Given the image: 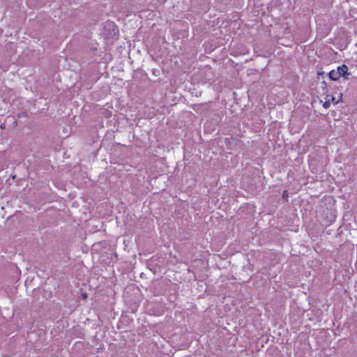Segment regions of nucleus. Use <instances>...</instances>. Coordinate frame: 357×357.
<instances>
[{
    "label": "nucleus",
    "mask_w": 357,
    "mask_h": 357,
    "mask_svg": "<svg viewBox=\"0 0 357 357\" xmlns=\"http://www.w3.org/2000/svg\"><path fill=\"white\" fill-rule=\"evenodd\" d=\"M335 70L337 73L340 74V77H343L346 79H349L350 74L348 73V67L347 65L342 64L338 66Z\"/></svg>",
    "instance_id": "nucleus-1"
},
{
    "label": "nucleus",
    "mask_w": 357,
    "mask_h": 357,
    "mask_svg": "<svg viewBox=\"0 0 357 357\" xmlns=\"http://www.w3.org/2000/svg\"><path fill=\"white\" fill-rule=\"evenodd\" d=\"M328 76L330 79L333 81L338 80L341 77L340 74H338L337 72L336 71V70H332L331 71H330L328 73Z\"/></svg>",
    "instance_id": "nucleus-2"
},
{
    "label": "nucleus",
    "mask_w": 357,
    "mask_h": 357,
    "mask_svg": "<svg viewBox=\"0 0 357 357\" xmlns=\"http://www.w3.org/2000/svg\"><path fill=\"white\" fill-rule=\"evenodd\" d=\"M342 97V94H340V99H339V100H335V98L334 97H331V99H329V100H330V102L331 101V102H333L334 104H337V102H339L341 100Z\"/></svg>",
    "instance_id": "nucleus-3"
},
{
    "label": "nucleus",
    "mask_w": 357,
    "mask_h": 357,
    "mask_svg": "<svg viewBox=\"0 0 357 357\" xmlns=\"http://www.w3.org/2000/svg\"><path fill=\"white\" fill-rule=\"evenodd\" d=\"M331 106V102H330V100H326L324 104H323V107L326 109H328Z\"/></svg>",
    "instance_id": "nucleus-4"
},
{
    "label": "nucleus",
    "mask_w": 357,
    "mask_h": 357,
    "mask_svg": "<svg viewBox=\"0 0 357 357\" xmlns=\"http://www.w3.org/2000/svg\"><path fill=\"white\" fill-rule=\"evenodd\" d=\"M107 24L109 27H114L115 26L114 22H108Z\"/></svg>",
    "instance_id": "nucleus-5"
},
{
    "label": "nucleus",
    "mask_w": 357,
    "mask_h": 357,
    "mask_svg": "<svg viewBox=\"0 0 357 357\" xmlns=\"http://www.w3.org/2000/svg\"><path fill=\"white\" fill-rule=\"evenodd\" d=\"M287 191H284V192H283V197L286 196V193H287Z\"/></svg>",
    "instance_id": "nucleus-6"
}]
</instances>
